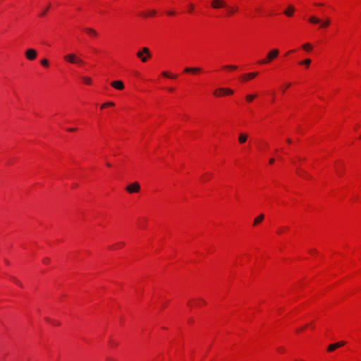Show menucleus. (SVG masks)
Instances as JSON below:
<instances>
[{"label":"nucleus","mask_w":361,"mask_h":361,"mask_svg":"<svg viewBox=\"0 0 361 361\" xmlns=\"http://www.w3.org/2000/svg\"><path fill=\"white\" fill-rule=\"evenodd\" d=\"M264 214L259 215L257 218L255 219L253 224L255 226L258 224H259L262 220L264 219Z\"/></svg>","instance_id":"4468645a"},{"label":"nucleus","mask_w":361,"mask_h":361,"mask_svg":"<svg viewBox=\"0 0 361 361\" xmlns=\"http://www.w3.org/2000/svg\"><path fill=\"white\" fill-rule=\"evenodd\" d=\"M124 243H117L116 245H115V247H121L122 246H123Z\"/></svg>","instance_id":"473e14b6"},{"label":"nucleus","mask_w":361,"mask_h":361,"mask_svg":"<svg viewBox=\"0 0 361 361\" xmlns=\"http://www.w3.org/2000/svg\"><path fill=\"white\" fill-rule=\"evenodd\" d=\"M126 190L130 192H137L140 190V185L137 182H134L126 187Z\"/></svg>","instance_id":"39448f33"},{"label":"nucleus","mask_w":361,"mask_h":361,"mask_svg":"<svg viewBox=\"0 0 361 361\" xmlns=\"http://www.w3.org/2000/svg\"><path fill=\"white\" fill-rule=\"evenodd\" d=\"M274 161H275V159L274 158H271L269 159V164H274Z\"/></svg>","instance_id":"e433bc0d"},{"label":"nucleus","mask_w":361,"mask_h":361,"mask_svg":"<svg viewBox=\"0 0 361 361\" xmlns=\"http://www.w3.org/2000/svg\"><path fill=\"white\" fill-rule=\"evenodd\" d=\"M111 85L118 90H122L124 89V84L121 80L113 81L111 83Z\"/></svg>","instance_id":"0eeeda50"},{"label":"nucleus","mask_w":361,"mask_h":361,"mask_svg":"<svg viewBox=\"0 0 361 361\" xmlns=\"http://www.w3.org/2000/svg\"><path fill=\"white\" fill-rule=\"evenodd\" d=\"M51 5L49 4L48 6L44 8V10L43 11H42V13H40V16H44L46 15L47 12L48 11L49 8H50Z\"/></svg>","instance_id":"bb28decb"},{"label":"nucleus","mask_w":361,"mask_h":361,"mask_svg":"<svg viewBox=\"0 0 361 361\" xmlns=\"http://www.w3.org/2000/svg\"><path fill=\"white\" fill-rule=\"evenodd\" d=\"M226 8H227V10H228V15H232L237 11V8L235 7H233V6H227V7H226Z\"/></svg>","instance_id":"2eb2a0df"},{"label":"nucleus","mask_w":361,"mask_h":361,"mask_svg":"<svg viewBox=\"0 0 361 361\" xmlns=\"http://www.w3.org/2000/svg\"><path fill=\"white\" fill-rule=\"evenodd\" d=\"M84 30L92 37H96L98 36V32L97 30L92 27H85Z\"/></svg>","instance_id":"1a4fd4ad"},{"label":"nucleus","mask_w":361,"mask_h":361,"mask_svg":"<svg viewBox=\"0 0 361 361\" xmlns=\"http://www.w3.org/2000/svg\"><path fill=\"white\" fill-rule=\"evenodd\" d=\"M168 14L169 16H173V15H175V12L174 11H169V12H168Z\"/></svg>","instance_id":"4c0bfd02"},{"label":"nucleus","mask_w":361,"mask_h":361,"mask_svg":"<svg viewBox=\"0 0 361 361\" xmlns=\"http://www.w3.org/2000/svg\"><path fill=\"white\" fill-rule=\"evenodd\" d=\"M258 75V73H250L243 76V80L245 81L247 80L252 79Z\"/></svg>","instance_id":"f8f14e48"},{"label":"nucleus","mask_w":361,"mask_h":361,"mask_svg":"<svg viewBox=\"0 0 361 361\" xmlns=\"http://www.w3.org/2000/svg\"><path fill=\"white\" fill-rule=\"evenodd\" d=\"M201 71L199 67H187L184 69L185 73H198Z\"/></svg>","instance_id":"9b49d317"},{"label":"nucleus","mask_w":361,"mask_h":361,"mask_svg":"<svg viewBox=\"0 0 361 361\" xmlns=\"http://www.w3.org/2000/svg\"><path fill=\"white\" fill-rule=\"evenodd\" d=\"M64 60L70 63L78 64L79 66H82L85 63V61L73 53L64 56Z\"/></svg>","instance_id":"f257e3e1"},{"label":"nucleus","mask_w":361,"mask_h":361,"mask_svg":"<svg viewBox=\"0 0 361 361\" xmlns=\"http://www.w3.org/2000/svg\"><path fill=\"white\" fill-rule=\"evenodd\" d=\"M247 135L246 133H240L238 136V141L240 144L245 143L247 140Z\"/></svg>","instance_id":"ddd939ff"},{"label":"nucleus","mask_w":361,"mask_h":361,"mask_svg":"<svg viewBox=\"0 0 361 361\" xmlns=\"http://www.w3.org/2000/svg\"><path fill=\"white\" fill-rule=\"evenodd\" d=\"M13 281L16 282L19 286H22V284L16 279H13Z\"/></svg>","instance_id":"f704fd0d"},{"label":"nucleus","mask_w":361,"mask_h":361,"mask_svg":"<svg viewBox=\"0 0 361 361\" xmlns=\"http://www.w3.org/2000/svg\"><path fill=\"white\" fill-rule=\"evenodd\" d=\"M68 130L70 131V132H73V131L76 130V128H68Z\"/></svg>","instance_id":"c9c22d12"},{"label":"nucleus","mask_w":361,"mask_h":361,"mask_svg":"<svg viewBox=\"0 0 361 361\" xmlns=\"http://www.w3.org/2000/svg\"><path fill=\"white\" fill-rule=\"evenodd\" d=\"M188 7H189V11H192L194 8H195V6H194V5L192 4H190L188 5Z\"/></svg>","instance_id":"2f4dec72"},{"label":"nucleus","mask_w":361,"mask_h":361,"mask_svg":"<svg viewBox=\"0 0 361 361\" xmlns=\"http://www.w3.org/2000/svg\"><path fill=\"white\" fill-rule=\"evenodd\" d=\"M141 52H142V54H143V53H145V54H147V56H148V57H150V56H151V55H150V53H149V49H148V48H147V47H144V48H142V51H141Z\"/></svg>","instance_id":"393cba45"},{"label":"nucleus","mask_w":361,"mask_h":361,"mask_svg":"<svg viewBox=\"0 0 361 361\" xmlns=\"http://www.w3.org/2000/svg\"><path fill=\"white\" fill-rule=\"evenodd\" d=\"M218 92H224V94H233V91L231 89H228V88H219V89L216 90L214 92V94L215 96H219V94H217Z\"/></svg>","instance_id":"6e6552de"},{"label":"nucleus","mask_w":361,"mask_h":361,"mask_svg":"<svg viewBox=\"0 0 361 361\" xmlns=\"http://www.w3.org/2000/svg\"><path fill=\"white\" fill-rule=\"evenodd\" d=\"M162 75L164 76V77H166V78H175L176 76L174 75H171L169 72L167 71H164L162 73Z\"/></svg>","instance_id":"6ab92c4d"},{"label":"nucleus","mask_w":361,"mask_h":361,"mask_svg":"<svg viewBox=\"0 0 361 361\" xmlns=\"http://www.w3.org/2000/svg\"><path fill=\"white\" fill-rule=\"evenodd\" d=\"M200 301L203 302V304H205V301H204L202 299H200Z\"/></svg>","instance_id":"37998d69"},{"label":"nucleus","mask_w":361,"mask_h":361,"mask_svg":"<svg viewBox=\"0 0 361 361\" xmlns=\"http://www.w3.org/2000/svg\"><path fill=\"white\" fill-rule=\"evenodd\" d=\"M41 63L42 66H45V67H48L49 66V61L47 59H42L41 61Z\"/></svg>","instance_id":"cd10ccee"},{"label":"nucleus","mask_w":361,"mask_h":361,"mask_svg":"<svg viewBox=\"0 0 361 361\" xmlns=\"http://www.w3.org/2000/svg\"><path fill=\"white\" fill-rule=\"evenodd\" d=\"M290 86V83H288L286 85V88L289 87Z\"/></svg>","instance_id":"79ce46f5"},{"label":"nucleus","mask_w":361,"mask_h":361,"mask_svg":"<svg viewBox=\"0 0 361 361\" xmlns=\"http://www.w3.org/2000/svg\"><path fill=\"white\" fill-rule=\"evenodd\" d=\"M37 56V53L34 49H28L25 51V57L30 61L35 60Z\"/></svg>","instance_id":"423d86ee"},{"label":"nucleus","mask_w":361,"mask_h":361,"mask_svg":"<svg viewBox=\"0 0 361 361\" xmlns=\"http://www.w3.org/2000/svg\"><path fill=\"white\" fill-rule=\"evenodd\" d=\"M49 262H50V259L49 258L46 257V258L43 259V262L44 264H48Z\"/></svg>","instance_id":"72a5a7b5"},{"label":"nucleus","mask_w":361,"mask_h":361,"mask_svg":"<svg viewBox=\"0 0 361 361\" xmlns=\"http://www.w3.org/2000/svg\"><path fill=\"white\" fill-rule=\"evenodd\" d=\"M106 165H107L108 166H111V164H110L109 163H107V164H106Z\"/></svg>","instance_id":"de8ad7c7"},{"label":"nucleus","mask_w":361,"mask_h":361,"mask_svg":"<svg viewBox=\"0 0 361 361\" xmlns=\"http://www.w3.org/2000/svg\"><path fill=\"white\" fill-rule=\"evenodd\" d=\"M345 343L344 341H341V342L335 343V345L337 346V348H338L339 347H341V346L344 345Z\"/></svg>","instance_id":"c85d7f7f"},{"label":"nucleus","mask_w":361,"mask_h":361,"mask_svg":"<svg viewBox=\"0 0 361 361\" xmlns=\"http://www.w3.org/2000/svg\"><path fill=\"white\" fill-rule=\"evenodd\" d=\"M310 253L314 254L317 253V251L315 250H312L310 251Z\"/></svg>","instance_id":"ea45409f"},{"label":"nucleus","mask_w":361,"mask_h":361,"mask_svg":"<svg viewBox=\"0 0 361 361\" xmlns=\"http://www.w3.org/2000/svg\"><path fill=\"white\" fill-rule=\"evenodd\" d=\"M310 63H311V59H307L300 62V64L305 65L307 67L309 66L310 65Z\"/></svg>","instance_id":"a211bd4d"},{"label":"nucleus","mask_w":361,"mask_h":361,"mask_svg":"<svg viewBox=\"0 0 361 361\" xmlns=\"http://www.w3.org/2000/svg\"><path fill=\"white\" fill-rule=\"evenodd\" d=\"M279 53V51L278 49H272L271 51L268 53L267 59L261 60L259 61V63L264 64L269 63V61L275 59L278 56Z\"/></svg>","instance_id":"7ed1b4c3"},{"label":"nucleus","mask_w":361,"mask_h":361,"mask_svg":"<svg viewBox=\"0 0 361 361\" xmlns=\"http://www.w3.org/2000/svg\"><path fill=\"white\" fill-rule=\"evenodd\" d=\"M345 343L344 341H341V342L335 343V345L337 346V348H338L339 347H341V346L344 345Z\"/></svg>","instance_id":"c756f323"},{"label":"nucleus","mask_w":361,"mask_h":361,"mask_svg":"<svg viewBox=\"0 0 361 361\" xmlns=\"http://www.w3.org/2000/svg\"><path fill=\"white\" fill-rule=\"evenodd\" d=\"M286 142H287L288 143H291V142H292V140H291L290 138H288V139L286 140Z\"/></svg>","instance_id":"a19ab883"},{"label":"nucleus","mask_w":361,"mask_h":361,"mask_svg":"<svg viewBox=\"0 0 361 361\" xmlns=\"http://www.w3.org/2000/svg\"><path fill=\"white\" fill-rule=\"evenodd\" d=\"M224 68H227L233 71L237 69V66L234 65H226L224 66Z\"/></svg>","instance_id":"5701e85b"},{"label":"nucleus","mask_w":361,"mask_h":361,"mask_svg":"<svg viewBox=\"0 0 361 361\" xmlns=\"http://www.w3.org/2000/svg\"><path fill=\"white\" fill-rule=\"evenodd\" d=\"M336 348H337V346L335 345V343L331 344L328 347V351L331 352V351H334V350H336Z\"/></svg>","instance_id":"b1692460"},{"label":"nucleus","mask_w":361,"mask_h":361,"mask_svg":"<svg viewBox=\"0 0 361 361\" xmlns=\"http://www.w3.org/2000/svg\"><path fill=\"white\" fill-rule=\"evenodd\" d=\"M286 229H288V228H287V227H281V228H279V230H278V233H281L283 231H285V230H286Z\"/></svg>","instance_id":"7c9ffc66"},{"label":"nucleus","mask_w":361,"mask_h":361,"mask_svg":"<svg viewBox=\"0 0 361 361\" xmlns=\"http://www.w3.org/2000/svg\"><path fill=\"white\" fill-rule=\"evenodd\" d=\"M302 330H303V329L302 328V329H298L297 331H302Z\"/></svg>","instance_id":"a18cd8bd"},{"label":"nucleus","mask_w":361,"mask_h":361,"mask_svg":"<svg viewBox=\"0 0 361 361\" xmlns=\"http://www.w3.org/2000/svg\"><path fill=\"white\" fill-rule=\"evenodd\" d=\"M316 5H318V6H322V4H316Z\"/></svg>","instance_id":"49530a36"},{"label":"nucleus","mask_w":361,"mask_h":361,"mask_svg":"<svg viewBox=\"0 0 361 361\" xmlns=\"http://www.w3.org/2000/svg\"><path fill=\"white\" fill-rule=\"evenodd\" d=\"M169 90L172 92L173 90V88H169Z\"/></svg>","instance_id":"c03bdc74"},{"label":"nucleus","mask_w":361,"mask_h":361,"mask_svg":"<svg viewBox=\"0 0 361 361\" xmlns=\"http://www.w3.org/2000/svg\"><path fill=\"white\" fill-rule=\"evenodd\" d=\"M294 11L295 8L292 5H289L287 9L284 11V14L288 17H290L293 16Z\"/></svg>","instance_id":"9d476101"},{"label":"nucleus","mask_w":361,"mask_h":361,"mask_svg":"<svg viewBox=\"0 0 361 361\" xmlns=\"http://www.w3.org/2000/svg\"><path fill=\"white\" fill-rule=\"evenodd\" d=\"M337 174L340 176V172L337 171Z\"/></svg>","instance_id":"09e8293b"},{"label":"nucleus","mask_w":361,"mask_h":361,"mask_svg":"<svg viewBox=\"0 0 361 361\" xmlns=\"http://www.w3.org/2000/svg\"><path fill=\"white\" fill-rule=\"evenodd\" d=\"M302 48L305 51H310L312 49V46L310 43H306L302 45Z\"/></svg>","instance_id":"f3484780"},{"label":"nucleus","mask_w":361,"mask_h":361,"mask_svg":"<svg viewBox=\"0 0 361 361\" xmlns=\"http://www.w3.org/2000/svg\"><path fill=\"white\" fill-rule=\"evenodd\" d=\"M156 15V11L155 10H151L149 11L147 13L144 14V16L148 17V16H153Z\"/></svg>","instance_id":"aec40b11"},{"label":"nucleus","mask_w":361,"mask_h":361,"mask_svg":"<svg viewBox=\"0 0 361 361\" xmlns=\"http://www.w3.org/2000/svg\"><path fill=\"white\" fill-rule=\"evenodd\" d=\"M137 56L140 58L142 62H146L147 60V56H143V54L141 51L137 53Z\"/></svg>","instance_id":"dca6fc26"},{"label":"nucleus","mask_w":361,"mask_h":361,"mask_svg":"<svg viewBox=\"0 0 361 361\" xmlns=\"http://www.w3.org/2000/svg\"><path fill=\"white\" fill-rule=\"evenodd\" d=\"M114 104L111 102H106V103H104L102 105L101 108L103 109L104 107H106V106H114Z\"/></svg>","instance_id":"a878e982"},{"label":"nucleus","mask_w":361,"mask_h":361,"mask_svg":"<svg viewBox=\"0 0 361 361\" xmlns=\"http://www.w3.org/2000/svg\"><path fill=\"white\" fill-rule=\"evenodd\" d=\"M211 6L215 9L227 7L226 2L224 0H212Z\"/></svg>","instance_id":"20e7f679"},{"label":"nucleus","mask_w":361,"mask_h":361,"mask_svg":"<svg viewBox=\"0 0 361 361\" xmlns=\"http://www.w3.org/2000/svg\"><path fill=\"white\" fill-rule=\"evenodd\" d=\"M309 22L312 23V24L319 23L320 24V27L326 28V27H329V25H330L331 20H330L329 18H326V19H325L324 20L322 21L319 18H317V17H316L314 16H312L310 17Z\"/></svg>","instance_id":"f03ea898"},{"label":"nucleus","mask_w":361,"mask_h":361,"mask_svg":"<svg viewBox=\"0 0 361 361\" xmlns=\"http://www.w3.org/2000/svg\"><path fill=\"white\" fill-rule=\"evenodd\" d=\"M82 79L83 82L87 85H90L92 82V79L90 77H82Z\"/></svg>","instance_id":"412c9836"},{"label":"nucleus","mask_w":361,"mask_h":361,"mask_svg":"<svg viewBox=\"0 0 361 361\" xmlns=\"http://www.w3.org/2000/svg\"><path fill=\"white\" fill-rule=\"evenodd\" d=\"M217 94H219V97L222 96L223 94H224V92H218V93H217Z\"/></svg>","instance_id":"58836bf2"},{"label":"nucleus","mask_w":361,"mask_h":361,"mask_svg":"<svg viewBox=\"0 0 361 361\" xmlns=\"http://www.w3.org/2000/svg\"><path fill=\"white\" fill-rule=\"evenodd\" d=\"M256 97L255 94H247L246 96V100L248 102H251Z\"/></svg>","instance_id":"4be33fe9"}]
</instances>
